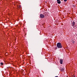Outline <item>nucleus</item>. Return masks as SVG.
Instances as JSON below:
<instances>
[{
    "mask_svg": "<svg viewBox=\"0 0 77 77\" xmlns=\"http://www.w3.org/2000/svg\"><path fill=\"white\" fill-rule=\"evenodd\" d=\"M57 46L59 48H60L62 47V46L60 43H58L57 44Z\"/></svg>",
    "mask_w": 77,
    "mask_h": 77,
    "instance_id": "obj_1",
    "label": "nucleus"
},
{
    "mask_svg": "<svg viewBox=\"0 0 77 77\" xmlns=\"http://www.w3.org/2000/svg\"><path fill=\"white\" fill-rule=\"evenodd\" d=\"M40 17L41 18H45V16L42 14H40Z\"/></svg>",
    "mask_w": 77,
    "mask_h": 77,
    "instance_id": "obj_2",
    "label": "nucleus"
},
{
    "mask_svg": "<svg viewBox=\"0 0 77 77\" xmlns=\"http://www.w3.org/2000/svg\"><path fill=\"white\" fill-rule=\"evenodd\" d=\"M60 64L63 63V59H60Z\"/></svg>",
    "mask_w": 77,
    "mask_h": 77,
    "instance_id": "obj_3",
    "label": "nucleus"
},
{
    "mask_svg": "<svg viewBox=\"0 0 77 77\" xmlns=\"http://www.w3.org/2000/svg\"><path fill=\"white\" fill-rule=\"evenodd\" d=\"M57 3L58 4H60L61 2H60V0H57Z\"/></svg>",
    "mask_w": 77,
    "mask_h": 77,
    "instance_id": "obj_4",
    "label": "nucleus"
},
{
    "mask_svg": "<svg viewBox=\"0 0 77 77\" xmlns=\"http://www.w3.org/2000/svg\"><path fill=\"white\" fill-rule=\"evenodd\" d=\"M72 27H74V26H75V22H73L72 23Z\"/></svg>",
    "mask_w": 77,
    "mask_h": 77,
    "instance_id": "obj_5",
    "label": "nucleus"
},
{
    "mask_svg": "<svg viewBox=\"0 0 77 77\" xmlns=\"http://www.w3.org/2000/svg\"><path fill=\"white\" fill-rule=\"evenodd\" d=\"M19 8H21V5H19L18 7Z\"/></svg>",
    "mask_w": 77,
    "mask_h": 77,
    "instance_id": "obj_6",
    "label": "nucleus"
},
{
    "mask_svg": "<svg viewBox=\"0 0 77 77\" xmlns=\"http://www.w3.org/2000/svg\"><path fill=\"white\" fill-rule=\"evenodd\" d=\"M0 64L1 65H3V63H1Z\"/></svg>",
    "mask_w": 77,
    "mask_h": 77,
    "instance_id": "obj_7",
    "label": "nucleus"
},
{
    "mask_svg": "<svg viewBox=\"0 0 77 77\" xmlns=\"http://www.w3.org/2000/svg\"><path fill=\"white\" fill-rule=\"evenodd\" d=\"M61 71H64V69L63 68H62L61 69Z\"/></svg>",
    "mask_w": 77,
    "mask_h": 77,
    "instance_id": "obj_8",
    "label": "nucleus"
},
{
    "mask_svg": "<svg viewBox=\"0 0 77 77\" xmlns=\"http://www.w3.org/2000/svg\"><path fill=\"white\" fill-rule=\"evenodd\" d=\"M64 2H66L67 1V0H64Z\"/></svg>",
    "mask_w": 77,
    "mask_h": 77,
    "instance_id": "obj_9",
    "label": "nucleus"
},
{
    "mask_svg": "<svg viewBox=\"0 0 77 77\" xmlns=\"http://www.w3.org/2000/svg\"><path fill=\"white\" fill-rule=\"evenodd\" d=\"M74 77H75V76H74Z\"/></svg>",
    "mask_w": 77,
    "mask_h": 77,
    "instance_id": "obj_10",
    "label": "nucleus"
}]
</instances>
